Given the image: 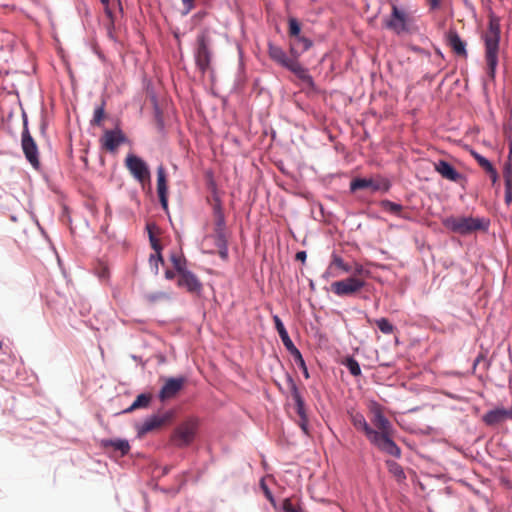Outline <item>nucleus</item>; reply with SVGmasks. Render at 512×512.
<instances>
[{"instance_id":"412c9836","label":"nucleus","mask_w":512,"mask_h":512,"mask_svg":"<svg viewBox=\"0 0 512 512\" xmlns=\"http://www.w3.org/2000/svg\"><path fill=\"white\" fill-rule=\"evenodd\" d=\"M268 53H269L270 58L273 61L280 64L281 66H283V64L288 59L285 51L281 47L274 45L273 43L268 44Z\"/></svg>"},{"instance_id":"3c124183","label":"nucleus","mask_w":512,"mask_h":512,"mask_svg":"<svg viewBox=\"0 0 512 512\" xmlns=\"http://www.w3.org/2000/svg\"><path fill=\"white\" fill-rule=\"evenodd\" d=\"M101 3L105 6V12L106 14L111 17L112 16V12L109 8V0H101Z\"/></svg>"},{"instance_id":"a18cd8bd","label":"nucleus","mask_w":512,"mask_h":512,"mask_svg":"<svg viewBox=\"0 0 512 512\" xmlns=\"http://www.w3.org/2000/svg\"><path fill=\"white\" fill-rule=\"evenodd\" d=\"M149 261H150L151 265H153V264L155 265V273L157 274L158 273V262H161L160 260L157 259V252H155V254L150 255Z\"/></svg>"},{"instance_id":"4d7b16f0","label":"nucleus","mask_w":512,"mask_h":512,"mask_svg":"<svg viewBox=\"0 0 512 512\" xmlns=\"http://www.w3.org/2000/svg\"><path fill=\"white\" fill-rule=\"evenodd\" d=\"M479 360H480V359H479V358H477V359H476V361H475V363H474V365H477V363L479 362Z\"/></svg>"},{"instance_id":"1a4fd4ad","label":"nucleus","mask_w":512,"mask_h":512,"mask_svg":"<svg viewBox=\"0 0 512 512\" xmlns=\"http://www.w3.org/2000/svg\"><path fill=\"white\" fill-rule=\"evenodd\" d=\"M22 149L24 152V155L28 162L36 169L39 168L40 162L38 157V148L37 145L32 138L28 127H27V120L24 119V128L22 131Z\"/></svg>"},{"instance_id":"79ce46f5","label":"nucleus","mask_w":512,"mask_h":512,"mask_svg":"<svg viewBox=\"0 0 512 512\" xmlns=\"http://www.w3.org/2000/svg\"><path fill=\"white\" fill-rule=\"evenodd\" d=\"M221 243V248L218 249V254L223 260H226L228 258L227 243L223 240H221Z\"/></svg>"},{"instance_id":"58836bf2","label":"nucleus","mask_w":512,"mask_h":512,"mask_svg":"<svg viewBox=\"0 0 512 512\" xmlns=\"http://www.w3.org/2000/svg\"><path fill=\"white\" fill-rule=\"evenodd\" d=\"M183 5V15L190 13L195 7V0H181Z\"/></svg>"},{"instance_id":"c85d7f7f","label":"nucleus","mask_w":512,"mask_h":512,"mask_svg":"<svg viewBox=\"0 0 512 512\" xmlns=\"http://www.w3.org/2000/svg\"><path fill=\"white\" fill-rule=\"evenodd\" d=\"M379 330L384 334H392L394 332V326L390 323L387 318H380L374 320Z\"/></svg>"},{"instance_id":"4468645a","label":"nucleus","mask_w":512,"mask_h":512,"mask_svg":"<svg viewBox=\"0 0 512 512\" xmlns=\"http://www.w3.org/2000/svg\"><path fill=\"white\" fill-rule=\"evenodd\" d=\"M177 285L181 288H185L190 293H198L202 289V284L199 279L188 270L179 273Z\"/></svg>"},{"instance_id":"de8ad7c7","label":"nucleus","mask_w":512,"mask_h":512,"mask_svg":"<svg viewBox=\"0 0 512 512\" xmlns=\"http://www.w3.org/2000/svg\"><path fill=\"white\" fill-rule=\"evenodd\" d=\"M108 268L104 265H101L99 271H98V276L101 278V279H105L108 277Z\"/></svg>"},{"instance_id":"f257e3e1","label":"nucleus","mask_w":512,"mask_h":512,"mask_svg":"<svg viewBox=\"0 0 512 512\" xmlns=\"http://www.w3.org/2000/svg\"><path fill=\"white\" fill-rule=\"evenodd\" d=\"M370 412V421L367 422L364 415L360 412L350 413V421L356 430L362 432L370 444L376 447L382 453L395 458L401 457V449L393 440L395 430L390 420L385 416L384 407L376 401L368 404Z\"/></svg>"},{"instance_id":"4be33fe9","label":"nucleus","mask_w":512,"mask_h":512,"mask_svg":"<svg viewBox=\"0 0 512 512\" xmlns=\"http://www.w3.org/2000/svg\"><path fill=\"white\" fill-rule=\"evenodd\" d=\"M102 445L107 447H112L115 450L121 452V455H126L130 450V445L127 440L117 439V440H103Z\"/></svg>"},{"instance_id":"20e7f679","label":"nucleus","mask_w":512,"mask_h":512,"mask_svg":"<svg viewBox=\"0 0 512 512\" xmlns=\"http://www.w3.org/2000/svg\"><path fill=\"white\" fill-rule=\"evenodd\" d=\"M198 419L190 418L180 424L174 431L171 437V441L177 447H186L190 445L196 435L198 429Z\"/></svg>"},{"instance_id":"473e14b6","label":"nucleus","mask_w":512,"mask_h":512,"mask_svg":"<svg viewBox=\"0 0 512 512\" xmlns=\"http://www.w3.org/2000/svg\"><path fill=\"white\" fill-rule=\"evenodd\" d=\"M288 24H289V29H288L289 36L293 37V38L299 36L300 32H301V25L298 22V20L296 18L291 17L288 20Z\"/></svg>"},{"instance_id":"7c9ffc66","label":"nucleus","mask_w":512,"mask_h":512,"mask_svg":"<svg viewBox=\"0 0 512 512\" xmlns=\"http://www.w3.org/2000/svg\"><path fill=\"white\" fill-rule=\"evenodd\" d=\"M170 259L173 264V267L178 272V274L186 271V269H185L186 260L181 255L174 253L171 255Z\"/></svg>"},{"instance_id":"6e6552de","label":"nucleus","mask_w":512,"mask_h":512,"mask_svg":"<svg viewBox=\"0 0 512 512\" xmlns=\"http://www.w3.org/2000/svg\"><path fill=\"white\" fill-rule=\"evenodd\" d=\"M410 17L404 10L399 9L396 5L392 6V12L389 18L385 19L384 27L393 31L397 35L408 31Z\"/></svg>"},{"instance_id":"f3484780","label":"nucleus","mask_w":512,"mask_h":512,"mask_svg":"<svg viewBox=\"0 0 512 512\" xmlns=\"http://www.w3.org/2000/svg\"><path fill=\"white\" fill-rule=\"evenodd\" d=\"M508 418L512 419V408L510 410L503 408L490 410L483 416L482 419L486 425L493 426L502 423Z\"/></svg>"},{"instance_id":"ddd939ff","label":"nucleus","mask_w":512,"mask_h":512,"mask_svg":"<svg viewBox=\"0 0 512 512\" xmlns=\"http://www.w3.org/2000/svg\"><path fill=\"white\" fill-rule=\"evenodd\" d=\"M102 147L109 151L115 152L118 147L126 142V137L121 130H107L101 138Z\"/></svg>"},{"instance_id":"e433bc0d","label":"nucleus","mask_w":512,"mask_h":512,"mask_svg":"<svg viewBox=\"0 0 512 512\" xmlns=\"http://www.w3.org/2000/svg\"><path fill=\"white\" fill-rule=\"evenodd\" d=\"M332 264L335 265L336 267L340 268L341 270H343L344 272L346 273H349L352 271V268L349 264L345 263L343 261V259L339 256H334L333 257V261H332Z\"/></svg>"},{"instance_id":"c03bdc74","label":"nucleus","mask_w":512,"mask_h":512,"mask_svg":"<svg viewBox=\"0 0 512 512\" xmlns=\"http://www.w3.org/2000/svg\"><path fill=\"white\" fill-rule=\"evenodd\" d=\"M220 229L224 232V218L222 215H219L217 218L215 233L218 234Z\"/></svg>"},{"instance_id":"864d4df0","label":"nucleus","mask_w":512,"mask_h":512,"mask_svg":"<svg viewBox=\"0 0 512 512\" xmlns=\"http://www.w3.org/2000/svg\"><path fill=\"white\" fill-rule=\"evenodd\" d=\"M296 259L300 260V261H305V259H306V252L305 251L297 252Z\"/></svg>"},{"instance_id":"72a5a7b5","label":"nucleus","mask_w":512,"mask_h":512,"mask_svg":"<svg viewBox=\"0 0 512 512\" xmlns=\"http://www.w3.org/2000/svg\"><path fill=\"white\" fill-rule=\"evenodd\" d=\"M148 230H149V240H150L151 247L153 248V250L155 252H157V259L160 260L161 263H163V257L161 255V245H160L158 239L153 235L151 228L149 226H148Z\"/></svg>"},{"instance_id":"09e8293b","label":"nucleus","mask_w":512,"mask_h":512,"mask_svg":"<svg viewBox=\"0 0 512 512\" xmlns=\"http://www.w3.org/2000/svg\"><path fill=\"white\" fill-rule=\"evenodd\" d=\"M486 172L490 175L492 182L496 183L498 180V173H497L496 169L494 168V166H492V171H486Z\"/></svg>"},{"instance_id":"393cba45","label":"nucleus","mask_w":512,"mask_h":512,"mask_svg":"<svg viewBox=\"0 0 512 512\" xmlns=\"http://www.w3.org/2000/svg\"><path fill=\"white\" fill-rule=\"evenodd\" d=\"M283 67L289 69L299 77L303 78L305 76V69L301 66V64L292 58H288L286 62L283 64Z\"/></svg>"},{"instance_id":"a211bd4d","label":"nucleus","mask_w":512,"mask_h":512,"mask_svg":"<svg viewBox=\"0 0 512 512\" xmlns=\"http://www.w3.org/2000/svg\"><path fill=\"white\" fill-rule=\"evenodd\" d=\"M157 192L159 196L160 203L164 209H167L168 200H167V179L165 168L160 165L157 168Z\"/></svg>"},{"instance_id":"ea45409f","label":"nucleus","mask_w":512,"mask_h":512,"mask_svg":"<svg viewBox=\"0 0 512 512\" xmlns=\"http://www.w3.org/2000/svg\"><path fill=\"white\" fill-rule=\"evenodd\" d=\"M369 272L364 269L361 264H356L355 269L353 271V276L357 278H362L364 276H368Z\"/></svg>"},{"instance_id":"37998d69","label":"nucleus","mask_w":512,"mask_h":512,"mask_svg":"<svg viewBox=\"0 0 512 512\" xmlns=\"http://www.w3.org/2000/svg\"><path fill=\"white\" fill-rule=\"evenodd\" d=\"M298 425L300 426L301 430H302L306 435H309V430H308V418H307V417L299 418Z\"/></svg>"},{"instance_id":"9d476101","label":"nucleus","mask_w":512,"mask_h":512,"mask_svg":"<svg viewBox=\"0 0 512 512\" xmlns=\"http://www.w3.org/2000/svg\"><path fill=\"white\" fill-rule=\"evenodd\" d=\"M389 180L378 177L376 179L373 178H356L350 183V190L355 192L360 189L370 188L372 191H383L387 192L390 189Z\"/></svg>"},{"instance_id":"8fccbe9b","label":"nucleus","mask_w":512,"mask_h":512,"mask_svg":"<svg viewBox=\"0 0 512 512\" xmlns=\"http://www.w3.org/2000/svg\"><path fill=\"white\" fill-rule=\"evenodd\" d=\"M505 203L507 205L512 203V190L505 189Z\"/></svg>"},{"instance_id":"5fc2aeb1","label":"nucleus","mask_w":512,"mask_h":512,"mask_svg":"<svg viewBox=\"0 0 512 512\" xmlns=\"http://www.w3.org/2000/svg\"><path fill=\"white\" fill-rule=\"evenodd\" d=\"M165 277H166L167 279H170V280H171V279H174V277H175V272H174V271H172V270H166V272H165Z\"/></svg>"},{"instance_id":"9b49d317","label":"nucleus","mask_w":512,"mask_h":512,"mask_svg":"<svg viewBox=\"0 0 512 512\" xmlns=\"http://www.w3.org/2000/svg\"><path fill=\"white\" fill-rule=\"evenodd\" d=\"M173 411H167L162 415H152L146 418L143 423L138 426V435L143 436L149 432L161 428L173 418Z\"/></svg>"},{"instance_id":"a19ab883","label":"nucleus","mask_w":512,"mask_h":512,"mask_svg":"<svg viewBox=\"0 0 512 512\" xmlns=\"http://www.w3.org/2000/svg\"><path fill=\"white\" fill-rule=\"evenodd\" d=\"M261 487L264 491V494L266 496V498L269 500V502L275 506V499H274V496L272 494V492L270 491V489L267 487V485L264 483V481H261Z\"/></svg>"},{"instance_id":"f03ea898","label":"nucleus","mask_w":512,"mask_h":512,"mask_svg":"<svg viewBox=\"0 0 512 512\" xmlns=\"http://www.w3.org/2000/svg\"><path fill=\"white\" fill-rule=\"evenodd\" d=\"M499 41L500 21L496 16H490L488 29L484 35V42L487 72L491 78H494L498 65Z\"/></svg>"},{"instance_id":"c756f323","label":"nucleus","mask_w":512,"mask_h":512,"mask_svg":"<svg viewBox=\"0 0 512 512\" xmlns=\"http://www.w3.org/2000/svg\"><path fill=\"white\" fill-rule=\"evenodd\" d=\"M295 46H298L302 51H307L312 46V41L300 34L295 37V43L291 46V51L295 50Z\"/></svg>"},{"instance_id":"423d86ee","label":"nucleus","mask_w":512,"mask_h":512,"mask_svg":"<svg viewBox=\"0 0 512 512\" xmlns=\"http://www.w3.org/2000/svg\"><path fill=\"white\" fill-rule=\"evenodd\" d=\"M210 39L206 32H202L197 37V47L195 59L198 68L205 73L210 68L212 52L210 50Z\"/></svg>"},{"instance_id":"c9c22d12","label":"nucleus","mask_w":512,"mask_h":512,"mask_svg":"<svg viewBox=\"0 0 512 512\" xmlns=\"http://www.w3.org/2000/svg\"><path fill=\"white\" fill-rule=\"evenodd\" d=\"M389 471L398 479H404L405 474L402 467L394 461H387Z\"/></svg>"},{"instance_id":"603ef678","label":"nucleus","mask_w":512,"mask_h":512,"mask_svg":"<svg viewBox=\"0 0 512 512\" xmlns=\"http://www.w3.org/2000/svg\"><path fill=\"white\" fill-rule=\"evenodd\" d=\"M431 9H436L440 5V0H427Z\"/></svg>"},{"instance_id":"0eeeda50","label":"nucleus","mask_w":512,"mask_h":512,"mask_svg":"<svg viewBox=\"0 0 512 512\" xmlns=\"http://www.w3.org/2000/svg\"><path fill=\"white\" fill-rule=\"evenodd\" d=\"M365 286V280L354 276L335 281L331 284V291L337 296H349L359 292Z\"/></svg>"},{"instance_id":"aec40b11","label":"nucleus","mask_w":512,"mask_h":512,"mask_svg":"<svg viewBox=\"0 0 512 512\" xmlns=\"http://www.w3.org/2000/svg\"><path fill=\"white\" fill-rule=\"evenodd\" d=\"M290 385H291V395L296 405V412L299 416V418L307 417L306 411H305V405L304 400L295 384V382L290 379Z\"/></svg>"},{"instance_id":"39448f33","label":"nucleus","mask_w":512,"mask_h":512,"mask_svg":"<svg viewBox=\"0 0 512 512\" xmlns=\"http://www.w3.org/2000/svg\"><path fill=\"white\" fill-rule=\"evenodd\" d=\"M125 166L130 174L144 187L150 184L151 174L147 163L134 154H128L125 159Z\"/></svg>"},{"instance_id":"2eb2a0df","label":"nucleus","mask_w":512,"mask_h":512,"mask_svg":"<svg viewBox=\"0 0 512 512\" xmlns=\"http://www.w3.org/2000/svg\"><path fill=\"white\" fill-rule=\"evenodd\" d=\"M446 42L456 55L467 58L466 42L460 38L455 29H450L447 32Z\"/></svg>"},{"instance_id":"5701e85b","label":"nucleus","mask_w":512,"mask_h":512,"mask_svg":"<svg viewBox=\"0 0 512 512\" xmlns=\"http://www.w3.org/2000/svg\"><path fill=\"white\" fill-rule=\"evenodd\" d=\"M151 401V395L149 394H140L137 396V398L134 400V402L131 404L129 408H127L124 412L130 413L136 409L140 408H146Z\"/></svg>"},{"instance_id":"6e6d98bb","label":"nucleus","mask_w":512,"mask_h":512,"mask_svg":"<svg viewBox=\"0 0 512 512\" xmlns=\"http://www.w3.org/2000/svg\"><path fill=\"white\" fill-rule=\"evenodd\" d=\"M507 161H510L512 163V144H510L509 154Z\"/></svg>"},{"instance_id":"2f4dec72","label":"nucleus","mask_w":512,"mask_h":512,"mask_svg":"<svg viewBox=\"0 0 512 512\" xmlns=\"http://www.w3.org/2000/svg\"><path fill=\"white\" fill-rule=\"evenodd\" d=\"M344 365L353 376H359L361 374L360 365L354 358L348 357L345 360Z\"/></svg>"},{"instance_id":"cd10ccee","label":"nucleus","mask_w":512,"mask_h":512,"mask_svg":"<svg viewBox=\"0 0 512 512\" xmlns=\"http://www.w3.org/2000/svg\"><path fill=\"white\" fill-rule=\"evenodd\" d=\"M104 106H105V104H104V102H102L98 107L95 108L94 115H93V118L91 120V124L92 125L101 126L102 121L105 118V108H104Z\"/></svg>"},{"instance_id":"f8f14e48","label":"nucleus","mask_w":512,"mask_h":512,"mask_svg":"<svg viewBox=\"0 0 512 512\" xmlns=\"http://www.w3.org/2000/svg\"><path fill=\"white\" fill-rule=\"evenodd\" d=\"M186 379L184 377L168 378L159 392L161 401L174 398L184 387Z\"/></svg>"},{"instance_id":"7ed1b4c3","label":"nucleus","mask_w":512,"mask_h":512,"mask_svg":"<svg viewBox=\"0 0 512 512\" xmlns=\"http://www.w3.org/2000/svg\"><path fill=\"white\" fill-rule=\"evenodd\" d=\"M443 225L447 229L461 235L470 234L484 228L482 220L473 217L450 216L443 220Z\"/></svg>"},{"instance_id":"13d9d810","label":"nucleus","mask_w":512,"mask_h":512,"mask_svg":"<svg viewBox=\"0 0 512 512\" xmlns=\"http://www.w3.org/2000/svg\"><path fill=\"white\" fill-rule=\"evenodd\" d=\"M3 347V343L0 341V350L2 349Z\"/></svg>"},{"instance_id":"6ab92c4d","label":"nucleus","mask_w":512,"mask_h":512,"mask_svg":"<svg viewBox=\"0 0 512 512\" xmlns=\"http://www.w3.org/2000/svg\"><path fill=\"white\" fill-rule=\"evenodd\" d=\"M273 321H274V324H275V328L284 344V346L286 347V349L290 352L294 349H296V346L294 345V343L292 342L282 320L279 318V316L277 315H274L273 316Z\"/></svg>"},{"instance_id":"4c0bfd02","label":"nucleus","mask_w":512,"mask_h":512,"mask_svg":"<svg viewBox=\"0 0 512 512\" xmlns=\"http://www.w3.org/2000/svg\"><path fill=\"white\" fill-rule=\"evenodd\" d=\"M147 298L151 302H156L159 300L169 299V294H167L165 292H156V293L149 294L147 296Z\"/></svg>"},{"instance_id":"a878e982","label":"nucleus","mask_w":512,"mask_h":512,"mask_svg":"<svg viewBox=\"0 0 512 512\" xmlns=\"http://www.w3.org/2000/svg\"><path fill=\"white\" fill-rule=\"evenodd\" d=\"M291 355L294 358L295 363L299 366V368L302 370L303 375L306 379L309 378V372L306 366V363L302 357L301 352L296 348L292 351H290Z\"/></svg>"},{"instance_id":"bb28decb","label":"nucleus","mask_w":512,"mask_h":512,"mask_svg":"<svg viewBox=\"0 0 512 512\" xmlns=\"http://www.w3.org/2000/svg\"><path fill=\"white\" fill-rule=\"evenodd\" d=\"M503 179L505 189L512 190V163L506 161L503 167Z\"/></svg>"},{"instance_id":"b1692460","label":"nucleus","mask_w":512,"mask_h":512,"mask_svg":"<svg viewBox=\"0 0 512 512\" xmlns=\"http://www.w3.org/2000/svg\"><path fill=\"white\" fill-rule=\"evenodd\" d=\"M380 206L381 208L384 210V211H387L389 213H392L394 215H397V216H400V217H403V218H406V216H403L401 214L402 210H403V207L402 205L398 204V203H395V202H392L390 200H382L380 202Z\"/></svg>"},{"instance_id":"dca6fc26","label":"nucleus","mask_w":512,"mask_h":512,"mask_svg":"<svg viewBox=\"0 0 512 512\" xmlns=\"http://www.w3.org/2000/svg\"><path fill=\"white\" fill-rule=\"evenodd\" d=\"M434 169L438 172L444 179L459 182L462 180L463 176L459 173L450 163L445 160H439L434 163Z\"/></svg>"},{"instance_id":"f704fd0d","label":"nucleus","mask_w":512,"mask_h":512,"mask_svg":"<svg viewBox=\"0 0 512 512\" xmlns=\"http://www.w3.org/2000/svg\"><path fill=\"white\" fill-rule=\"evenodd\" d=\"M472 156L477 161L479 166L482 167L485 171H492L493 165L491 164V162L488 159H486L485 157H483L482 155H480L479 153L474 152V151H472Z\"/></svg>"},{"instance_id":"49530a36","label":"nucleus","mask_w":512,"mask_h":512,"mask_svg":"<svg viewBox=\"0 0 512 512\" xmlns=\"http://www.w3.org/2000/svg\"><path fill=\"white\" fill-rule=\"evenodd\" d=\"M221 240L226 241V238L224 232H222V230L220 229L218 234H216V246L218 247V249L221 248Z\"/></svg>"}]
</instances>
